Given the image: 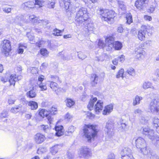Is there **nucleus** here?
<instances>
[{
  "mask_svg": "<svg viewBox=\"0 0 159 159\" xmlns=\"http://www.w3.org/2000/svg\"><path fill=\"white\" fill-rule=\"evenodd\" d=\"M97 125L85 124L83 128V136L87 139L88 141L90 142L98 137L99 130L97 129Z\"/></svg>",
  "mask_w": 159,
  "mask_h": 159,
  "instance_id": "1",
  "label": "nucleus"
},
{
  "mask_svg": "<svg viewBox=\"0 0 159 159\" xmlns=\"http://www.w3.org/2000/svg\"><path fill=\"white\" fill-rule=\"evenodd\" d=\"M11 72L9 70L7 71L5 74L7 76H2L1 78V81L4 84L7 82H8L9 84L6 86V87L9 90L12 89L15 87L16 81L20 80L22 78L21 75H17L16 74L10 75Z\"/></svg>",
  "mask_w": 159,
  "mask_h": 159,
  "instance_id": "2",
  "label": "nucleus"
},
{
  "mask_svg": "<svg viewBox=\"0 0 159 159\" xmlns=\"http://www.w3.org/2000/svg\"><path fill=\"white\" fill-rule=\"evenodd\" d=\"M98 15L102 20L108 24H113L115 21L116 13L112 10L100 8L98 10Z\"/></svg>",
  "mask_w": 159,
  "mask_h": 159,
  "instance_id": "3",
  "label": "nucleus"
},
{
  "mask_svg": "<svg viewBox=\"0 0 159 159\" xmlns=\"http://www.w3.org/2000/svg\"><path fill=\"white\" fill-rule=\"evenodd\" d=\"M89 19V14L87 9L82 7L76 12L75 21L76 25L79 26L83 23L86 22Z\"/></svg>",
  "mask_w": 159,
  "mask_h": 159,
  "instance_id": "4",
  "label": "nucleus"
},
{
  "mask_svg": "<svg viewBox=\"0 0 159 159\" xmlns=\"http://www.w3.org/2000/svg\"><path fill=\"white\" fill-rule=\"evenodd\" d=\"M12 48L9 40H3L1 49V53L5 56L7 57L10 55Z\"/></svg>",
  "mask_w": 159,
  "mask_h": 159,
  "instance_id": "5",
  "label": "nucleus"
},
{
  "mask_svg": "<svg viewBox=\"0 0 159 159\" xmlns=\"http://www.w3.org/2000/svg\"><path fill=\"white\" fill-rule=\"evenodd\" d=\"M135 144L136 147L140 149L143 153L144 154L148 153L146 143L143 138L140 137H138L135 141Z\"/></svg>",
  "mask_w": 159,
  "mask_h": 159,
  "instance_id": "6",
  "label": "nucleus"
},
{
  "mask_svg": "<svg viewBox=\"0 0 159 159\" xmlns=\"http://www.w3.org/2000/svg\"><path fill=\"white\" fill-rule=\"evenodd\" d=\"M39 116L42 119L46 118L48 121V124H51L53 118L49 114L48 111L45 108H39L38 111Z\"/></svg>",
  "mask_w": 159,
  "mask_h": 159,
  "instance_id": "7",
  "label": "nucleus"
},
{
  "mask_svg": "<svg viewBox=\"0 0 159 159\" xmlns=\"http://www.w3.org/2000/svg\"><path fill=\"white\" fill-rule=\"evenodd\" d=\"M49 86L52 91L57 95L60 94L63 91H65L63 88L59 87L57 83L54 81H50Z\"/></svg>",
  "mask_w": 159,
  "mask_h": 159,
  "instance_id": "8",
  "label": "nucleus"
},
{
  "mask_svg": "<svg viewBox=\"0 0 159 159\" xmlns=\"http://www.w3.org/2000/svg\"><path fill=\"white\" fill-rule=\"evenodd\" d=\"M149 2V0H136L134 3V6L138 10H142L146 5L148 4Z\"/></svg>",
  "mask_w": 159,
  "mask_h": 159,
  "instance_id": "9",
  "label": "nucleus"
},
{
  "mask_svg": "<svg viewBox=\"0 0 159 159\" xmlns=\"http://www.w3.org/2000/svg\"><path fill=\"white\" fill-rule=\"evenodd\" d=\"M149 107L152 112L159 114V100H153L150 103Z\"/></svg>",
  "mask_w": 159,
  "mask_h": 159,
  "instance_id": "10",
  "label": "nucleus"
},
{
  "mask_svg": "<svg viewBox=\"0 0 159 159\" xmlns=\"http://www.w3.org/2000/svg\"><path fill=\"white\" fill-rule=\"evenodd\" d=\"M46 137L45 135L40 133H37L34 136V140L37 144H40L45 141Z\"/></svg>",
  "mask_w": 159,
  "mask_h": 159,
  "instance_id": "11",
  "label": "nucleus"
},
{
  "mask_svg": "<svg viewBox=\"0 0 159 159\" xmlns=\"http://www.w3.org/2000/svg\"><path fill=\"white\" fill-rule=\"evenodd\" d=\"M143 49L140 47L135 49V52L136 59L140 60L144 58L145 52Z\"/></svg>",
  "mask_w": 159,
  "mask_h": 159,
  "instance_id": "12",
  "label": "nucleus"
},
{
  "mask_svg": "<svg viewBox=\"0 0 159 159\" xmlns=\"http://www.w3.org/2000/svg\"><path fill=\"white\" fill-rule=\"evenodd\" d=\"M80 151V154L81 155L80 157V158L83 157L87 158L91 156L92 153L90 149L87 147H82L81 148Z\"/></svg>",
  "mask_w": 159,
  "mask_h": 159,
  "instance_id": "13",
  "label": "nucleus"
},
{
  "mask_svg": "<svg viewBox=\"0 0 159 159\" xmlns=\"http://www.w3.org/2000/svg\"><path fill=\"white\" fill-rule=\"evenodd\" d=\"M58 121L57 122L54 129L56 131V136L57 137H60L64 135L65 130L62 125H58Z\"/></svg>",
  "mask_w": 159,
  "mask_h": 159,
  "instance_id": "14",
  "label": "nucleus"
},
{
  "mask_svg": "<svg viewBox=\"0 0 159 159\" xmlns=\"http://www.w3.org/2000/svg\"><path fill=\"white\" fill-rule=\"evenodd\" d=\"M103 108V102L100 100H98L94 107V109L95 114H99L102 110Z\"/></svg>",
  "mask_w": 159,
  "mask_h": 159,
  "instance_id": "15",
  "label": "nucleus"
},
{
  "mask_svg": "<svg viewBox=\"0 0 159 159\" xmlns=\"http://www.w3.org/2000/svg\"><path fill=\"white\" fill-rule=\"evenodd\" d=\"M109 47H110L111 49L113 48L115 50H121L123 47L122 43L118 41H116L113 42L108 44Z\"/></svg>",
  "mask_w": 159,
  "mask_h": 159,
  "instance_id": "16",
  "label": "nucleus"
},
{
  "mask_svg": "<svg viewBox=\"0 0 159 159\" xmlns=\"http://www.w3.org/2000/svg\"><path fill=\"white\" fill-rule=\"evenodd\" d=\"M90 84L92 87H95L98 84V76L96 74L93 73L90 75Z\"/></svg>",
  "mask_w": 159,
  "mask_h": 159,
  "instance_id": "17",
  "label": "nucleus"
},
{
  "mask_svg": "<svg viewBox=\"0 0 159 159\" xmlns=\"http://www.w3.org/2000/svg\"><path fill=\"white\" fill-rule=\"evenodd\" d=\"M141 29L140 30H142L143 32H146L151 34L154 30V28L153 26H151L149 25H141Z\"/></svg>",
  "mask_w": 159,
  "mask_h": 159,
  "instance_id": "18",
  "label": "nucleus"
},
{
  "mask_svg": "<svg viewBox=\"0 0 159 159\" xmlns=\"http://www.w3.org/2000/svg\"><path fill=\"white\" fill-rule=\"evenodd\" d=\"M60 6L63 7L68 12L70 11L69 7L70 5V0H60Z\"/></svg>",
  "mask_w": 159,
  "mask_h": 159,
  "instance_id": "19",
  "label": "nucleus"
},
{
  "mask_svg": "<svg viewBox=\"0 0 159 159\" xmlns=\"http://www.w3.org/2000/svg\"><path fill=\"white\" fill-rule=\"evenodd\" d=\"M23 7L24 9L27 10H30L34 8L35 7L34 0L28 1L25 2L24 3V5Z\"/></svg>",
  "mask_w": 159,
  "mask_h": 159,
  "instance_id": "20",
  "label": "nucleus"
},
{
  "mask_svg": "<svg viewBox=\"0 0 159 159\" xmlns=\"http://www.w3.org/2000/svg\"><path fill=\"white\" fill-rule=\"evenodd\" d=\"M152 125L153 128L155 129L156 132L159 134V119L154 118L153 119Z\"/></svg>",
  "mask_w": 159,
  "mask_h": 159,
  "instance_id": "21",
  "label": "nucleus"
},
{
  "mask_svg": "<svg viewBox=\"0 0 159 159\" xmlns=\"http://www.w3.org/2000/svg\"><path fill=\"white\" fill-rule=\"evenodd\" d=\"M113 109V105L110 104L106 106L102 111V114L104 115H107L111 112Z\"/></svg>",
  "mask_w": 159,
  "mask_h": 159,
  "instance_id": "22",
  "label": "nucleus"
},
{
  "mask_svg": "<svg viewBox=\"0 0 159 159\" xmlns=\"http://www.w3.org/2000/svg\"><path fill=\"white\" fill-rule=\"evenodd\" d=\"M97 99L96 97H94L90 99L87 105V108L89 110L91 111L93 109L94 104L97 101Z\"/></svg>",
  "mask_w": 159,
  "mask_h": 159,
  "instance_id": "23",
  "label": "nucleus"
},
{
  "mask_svg": "<svg viewBox=\"0 0 159 159\" xmlns=\"http://www.w3.org/2000/svg\"><path fill=\"white\" fill-rule=\"evenodd\" d=\"M65 102L66 107L70 108L74 106L75 104V101L70 98H66L65 101Z\"/></svg>",
  "mask_w": 159,
  "mask_h": 159,
  "instance_id": "24",
  "label": "nucleus"
},
{
  "mask_svg": "<svg viewBox=\"0 0 159 159\" xmlns=\"http://www.w3.org/2000/svg\"><path fill=\"white\" fill-rule=\"evenodd\" d=\"M26 95L28 98H34L36 96L37 94L35 91L34 90V87L32 88L31 89L26 93Z\"/></svg>",
  "mask_w": 159,
  "mask_h": 159,
  "instance_id": "25",
  "label": "nucleus"
},
{
  "mask_svg": "<svg viewBox=\"0 0 159 159\" xmlns=\"http://www.w3.org/2000/svg\"><path fill=\"white\" fill-rule=\"evenodd\" d=\"M28 106L30 107L31 110H35L38 107V103L33 101H30L28 102Z\"/></svg>",
  "mask_w": 159,
  "mask_h": 159,
  "instance_id": "26",
  "label": "nucleus"
},
{
  "mask_svg": "<svg viewBox=\"0 0 159 159\" xmlns=\"http://www.w3.org/2000/svg\"><path fill=\"white\" fill-rule=\"evenodd\" d=\"M21 107L22 106L20 105L12 107L11 108L10 111L12 113L16 114L20 111Z\"/></svg>",
  "mask_w": 159,
  "mask_h": 159,
  "instance_id": "27",
  "label": "nucleus"
},
{
  "mask_svg": "<svg viewBox=\"0 0 159 159\" xmlns=\"http://www.w3.org/2000/svg\"><path fill=\"white\" fill-rule=\"evenodd\" d=\"M125 18L126 24L130 25L133 22L132 16L130 13H127L125 15Z\"/></svg>",
  "mask_w": 159,
  "mask_h": 159,
  "instance_id": "28",
  "label": "nucleus"
},
{
  "mask_svg": "<svg viewBox=\"0 0 159 159\" xmlns=\"http://www.w3.org/2000/svg\"><path fill=\"white\" fill-rule=\"evenodd\" d=\"M143 99V98L141 97L136 95L133 100V105L135 106L139 104L140 103V101Z\"/></svg>",
  "mask_w": 159,
  "mask_h": 159,
  "instance_id": "29",
  "label": "nucleus"
},
{
  "mask_svg": "<svg viewBox=\"0 0 159 159\" xmlns=\"http://www.w3.org/2000/svg\"><path fill=\"white\" fill-rule=\"evenodd\" d=\"M39 52L42 56L45 57L48 56L49 54V52L45 48H42L41 49Z\"/></svg>",
  "mask_w": 159,
  "mask_h": 159,
  "instance_id": "30",
  "label": "nucleus"
},
{
  "mask_svg": "<svg viewBox=\"0 0 159 159\" xmlns=\"http://www.w3.org/2000/svg\"><path fill=\"white\" fill-rule=\"evenodd\" d=\"M26 48V46L23 44H19L17 49V53L18 54H22L24 52V49Z\"/></svg>",
  "mask_w": 159,
  "mask_h": 159,
  "instance_id": "31",
  "label": "nucleus"
},
{
  "mask_svg": "<svg viewBox=\"0 0 159 159\" xmlns=\"http://www.w3.org/2000/svg\"><path fill=\"white\" fill-rule=\"evenodd\" d=\"M146 33L143 32L142 30H139L138 31L137 37L139 40H143L145 38Z\"/></svg>",
  "mask_w": 159,
  "mask_h": 159,
  "instance_id": "32",
  "label": "nucleus"
},
{
  "mask_svg": "<svg viewBox=\"0 0 159 159\" xmlns=\"http://www.w3.org/2000/svg\"><path fill=\"white\" fill-rule=\"evenodd\" d=\"M147 137L150 139H154L155 138V136L154 135V130L152 129H149Z\"/></svg>",
  "mask_w": 159,
  "mask_h": 159,
  "instance_id": "33",
  "label": "nucleus"
},
{
  "mask_svg": "<svg viewBox=\"0 0 159 159\" xmlns=\"http://www.w3.org/2000/svg\"><path fill=\"white\" fill-rule=\"evenodd\" d=\"M48 111L49 112L50 115L51 116V115L56 114V112L57 111V108L55 106H53L50 108V110Z\"/></svg>",
  "mask_w": 159,
  "mask_h": 159,
  "instance_id": "34",
  "label": "nucleus"
},
{
  "mask_svg": "<svg viewBox=\"0 0 159 159\" xmlns=\"http://www.w3.org/2000/svg\"><path fill=\"white\" fill-rule=\"evenodd\" d=\"M124 71L123 69L121 68L120 69L116 75V77L117 78H119L121 77L122 78L124 77L123 76Z\"/></svg>",
  "mask_w": 159,
  "mask_h": 159,
  "instance_id": "35",
  "label": "nucleus"
},
{
  "mask_svg": "<svg viewBox=\"0 0 159 159\" xmlns=\"http://www.w3.org/2000/svg\"><path fill=\"white\" fill-rule=\"evenodd\" d=\"M84 28L86 30H87V31L88 32L92 31L93 29V24L90 22L88 23L87 25L85 26Z\"/></svg>",
  "mask_w": 159,
  "mask_h": 159,
  "instance_id": "36",
  "label": "nucleus"
},
{
  "mask_svg": "<svg viewBox=\"0 0 159 159\" xmlns=\"http://www.w3.org/2000/svg\"><path fill=\"white\" fill-rule=\"evenodd\" d=\"M62 30L55 28L53 30L52 34L55 36H59L61 35Z\"/></svg>",
  "mask_w": 159,
  "mask_h": 159,
  "instance_id": "37",
  "label": "nucleus"
},
{
  "mask_svg": "<svg viewBox=\"0 0 159 159\" xmlns=\"http://www.w3.org/2000/svg\"><path fill=\"white\" fill-rule=\"evenodd\" d=\"M126 73L129 75L132 76L135 75V70L132 67H130L128 68L126 71Z\"/></svg>",
  "mask_w": 159,
  "mask_h": 159,
  "instance_id": "38",
  "label": "nucleus"
},
{
  "mask_svg": "<svg viewBox=\"0 0 159 159\" xmlns=\"http://www.w3.org/2000/svg\"><path fill=\"white\" fill-rule=\"evenodd\" d=\"M39 87L41 91L46 90L47 89L46 83H40L39 85Z\"/></svg>",
  "mask_w": 159,
  "mask_h": 159,
  "instance_id": "39",
  "label": "nucleus"
},
{
  "mask_svg": "<svg viewBox=\"0 0 159 159\" xmlns=\"http://www.w3.org/2000/svg\"><path fill=\"white\" fill-rule=\"evenodd\" d=\"M35 5H37L39 7H41L43 6L44 1L43 0H35Z\"/></svg>",
  "mask_w": 159,
  "mask_h": 159,
  "instance_id": "40",
  "label": "nucleus"
},
{
  "mask_svg": "<svg viewBox=\"0 0 159 159\" xmlns=\"http://www.w3.org/2000/svg\"><path fill=\"white\" fill-rule=\"evenodd\" d=\"M16 100L13 97L10 96L8 100V103L9 105H12L14 104Z\"/></svg>",
  "mask_w": 159,
  "mask_h": 159,
  "instance_id": "41",
  "label": "nucleus"
},
{
  "mask_svg": "<svg viewBox=\"0 0 159 159\" xmlns=\"http://www.w3.org/2000/svg\"><path fill=\"white\" fill-rule=\"evenodd\" d=\"M50 78L52 80H57L59 83H62L61 80H60L59 77L57 75H51Z\"/></svg>",
  "mask_w": 159,
  "mask_h": 159,
  "instance_id": "42",
  "label": "nucleus"
},
{
  "mask_svg": "<svg viewBox=\"0 0 159 159\" xmlns=\"http://www.w3.org/2000/svg\"><path fill=\"white\" fill-rule=\"evenodd\" d=\"M46 152L45 149L43 147H39L37 150V153L39 154H42Z\"/></svg>",
  "mask_w": 159,
  "mask_h": 159,
  "instance_id": "43",
  "label": "nucleus"
},
{
  "mask_svg": "<svg viewBox=\"0 0 159 159\" xmlns=\"http://www.w3.org/2000/svg\"><path fill=\"white\" fill-rule=\"evenodd\" d=\"M58 146V145H55L52 148L51 152L52 153H56L58 152L59 150Z\"/></svg>",
  "mask_w": 159,
  "mask_h": 159,
  "instance_id": "44",
  "label": "nucleus"
},
{
  "mask_svg": "<svg viewBox=\"0 0 159 159\" xmlns=\"http://www.w3.org/2000/svg\"><path fill=\"white\" fill-rule=\"evenodd\" d=\"M155 7L153 5H151L147 10V12L149 13H153L155 11Z\"/></svg>",
  "mask_w": 159,
  "mask_h": 159,
  "instance_id": "45",
  "label": "nucleus"
},
{
  "mask_svg": "<svg viewBox=\"0 0 159 159\" xmlns=\"http://www.w3.org/2000/svg\"><path fill=\"white\" fill-rule=\"evenodd\" d=\"M72 117V116L68 112L66 113L64 116L65 119L67 121H70Z\"/></svg>",
  "mask_w": 159,
  "mask_h": 159,
  "instance_id": "46",
  "label": "nucleus"
},
{
  "mask_svg": "<svg viewBox=\"0 0 159 159\" xmlns=\"http://www.w3.org/2000/svg\"><path fill=\"white\" fill-rule=\"evenodd\" d=\"M131 149L127 148H125L123 150V152L125 155H129L131 154Z\"/></svg>",
  "mask_w": 159,
  "mask_h": 159,
  "instance_id": "47",
  "label": "nucleus"
},
{
  "mask_svg": "<svg viewBox=\"0 0 159 159\" xmlns=\"http://www.w3.org/2000/svg\"><path fill=\"white\" fill-rule=\"evenodd\" d=\"M113 126V123L111 121L107 122L106 125V128L108 129H110Z\"/></svg>",
  "mask_w": 159,
  "mask_h": 159,
  "instance_id": "48",
  "label": "nucleus"
},
{
  "mask_svg": "<svg viewBox=\"0 0 159 159\" xmlns=\"http://www.w3.org/2000/svg\"><path fill=\"white\" fill-rule=\"evenodd\" d=\"M98 45L100 48H103L106 46L105 44L102 42V40H99Z\"/></svg>",
  "mask_w": 159,
  "mask_h": 159,
  "instance_id": "49",
  "label": "nucleus"
},
{
  "mask_svg": "<svg viewBox=\"0 0 159 159\" xmlns=\"http://www.w3.org/2000/svg\"><path fill=\"white\" fill-rule=\"evenodd\" d=\"M150 83L149 82H144L143 85V87L144 89H147L150 87Z\"/></svg>",
  "mask_w": 159,
  "mask_h": 159,
  "instance_id": "50",
  "label": "nucleus"
},
{
  "mask_svg": "<svg viewBox=\"0 0 159 159\" xmlns=\"http://www.w3.org/2000/svg\"><path fill=\"white\" fill-rule=\"evenodd\" d=\"M114 35L113 34L108 35L105 38V40H114L115 39Z\"/></svg>",
  "mask_w": 159,
  "mask_h": 159,
  "instance_id": "51",
  "label": "nucleus"
},
{
  "mask_svg": "<svg viewBox=\"0 0 159 159\" xmlns=\"http://www.w3.org/2000/svg\"><path fill=\"white\" fill-rule=\"evenodd\" d=\"M48 125H40L41 129L45 132L48 128Z\"/></svg>",
  "mask_w": 159,
  "mask_h": 159,
  "instance_id": "52",
  "label": "nucleus"
},
{
  "mask_svg": "<svg viewBox=\"0 0 159 159\" xmlns=\"http://www.w3.org/2000/svg\"><path fill=\"white\" fill-rule=\"evenodd\" d=\"M123 28L122 25H120L117 28V32L119 33H122L123 31Z\"/></svg>",
  "mask_w": 159,
  "mask_h": 159,
  "instance_id": "53",
  "label": "nucleus"
},
{
  "mask_svg": "<svg viewBox=\"0 0 159 159\" xmlns=\"http://www.w3.org/2000/svg\"><path fill=\"white\" fill-rule=\"evenodd\" d=\"M31 72L33 74L38 73V68L36 67H33L31 70Z\"/></svg>",
  "mask_w": 159,
  "mask_h": 159,
  "instance_id": "54",
  "label": "nucleus"
},
{
  "mask_svg": "<svg viewBox=\"0 0 159 159\" xmlns=\"http://www.w3.org/2000/svg\"><path fill=\"white\" fill-rule=\"evenodd\" d=\"M149 129L147 128H144L143 130V134L145 136H148Z\"/></svg>",
  "mask_w": 159,
  "mask_h": 159,
  "instance_id": "55",
  "label": "nucleus"
},
{
  "mask_svg": "<svg viewBox=\"0 0 159 159\" xmlns=\"http://www.w3.org/2000/svg\"><path fill=\"white\" fill-rule=\"evenodd\" d=\"M26 36L29 40H33L34 39V37L31 33H27L26 34Z\"/></svg>",
  "mask_w": 159,
  "mask_h": 159,
  "instance_id": "56",
  "label": "nucleus"
},
{
  "mask_svg": "<svg viewBox=\"0 0 159 159\" xmlns=\"http://www.w3.org/2000/svg\"><path fill=\"white\" fill-rule=\"evenodd\" d=\"M125 57L124 55H122L118 57V59H119L120 61L121 62H123L125 59Z\"/></svg>",
  "mask_w": 159,
  "mask_h": 159,
  "instance_id": "57",
  "label": "nucleus"
},
{
  "mask_svg": "<svg viewBox=\"0 0 159 159\" xmlns=\"http://www.w3.org/2000/svg\"><path fill=\"white\" fill-rule=\"evenodd\" d=\"M7 113L5 112L2 113L0 116V117L2 119L5 118L7 117Z\"/></svg>",
  "mask_w": 159,
  "mask_h": 159,
  "instance_id": "58",
  "label": "nucleus"
},
{
  "mask_svg": "<svg viewBox=\"0 0 159 159\" xmlns=\"http://www.w3.org/2000/svg\"><path fill=\"white\" fill-rule=\"evenodd\" d=\"M144 18L145 20L150 21L152 20L151 16L147 15H145L144 16Z\"/></svg>",
  "mask_w": 159,
  "mask_h": 159,
  "instance_id": "59",
  "label": "nucleus"
},
{
  "mask_svg": "<svg viewBox=\"0 0 159 159\" xmlns=\"http://www.w3.org/2000/svg\"><path fill=\"white\" fill-rule=\"evenodd\" d=\"M44 79V76L43 75H40L38 77V81L40 82L41 83L42 82Z\"/></svg>",
  "mask_w": 159,
  "mask_h": 159,
  "instance_id": "60",
  "label": "nucleus"
},
{
  "mask_svg": "<svg viewBox=\"0 0 159 159\" xmlns=\"http://www.w3.org/2000/svg\"><path fill=\"white\" fill-rule=\"evenodd\" d=\"M15 70L17 73L21 72L22 70L21 67L20 66H17L15 68Z\"/></svg>",
  "mask_w": 159,
  "mask_h": 159,
  "instance_id": "61",
  "label": "nucleus"
},
{
  "mask_svg": "<svg viewBox=\"0 0 159 159\" xmlns=\"http://www.w3.org/2000/svg\"><path fill=\"white\" fill-rule=\"evenodd\" d=\"M88 116L89 118H94L95 116V115L91 112H88Z\"/></svg>",
  "mask_w": 159,
  "mask_h": 159,
  "instance_id": "62",
  "label": "nucleus"
},
{
  "mask_svg": "<svg viewBox=\"0 0 159 159\" xmlns=\"http://www.w3.org/2000/svg\"><path fill=\"white\" fill-rule=\"evenodd\" d=\"M121 158L122 159H133L131 158L129 155H125L123 156H122Z\"/></svg>",
  "mask_w": 159,
  "mask_h": 159,
  "instance_id": "63",
  "label": "nucleus"
},
{
  "mask_svg": "<svg viewBox=\"0 0 159 159\" xmlns=\"http://www.w3.org/2000/svg\"><path fill=\"white\" fill-rule=\"evenodd\" d=\"M108 159H115V156L114 153H111L108 155Z\"/></svg>",
  "mask_w": 159,
  "mask_h": 159,
  "instance_id": "64",
  "label": "nucleus"
}]
</instances>
